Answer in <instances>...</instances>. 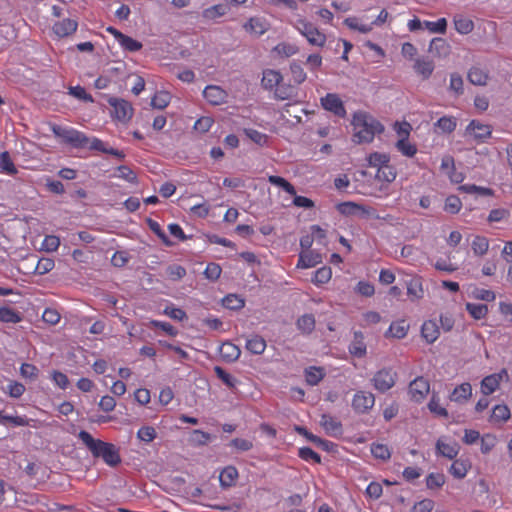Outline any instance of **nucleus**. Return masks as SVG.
Here are the masks:
<instances>
[{
    "mask_svg": "<svg viewBox=\"0 0 512 512\" xmlns=\"http://www.w3.org/2000/svg\"><path fill=\"white\" fill-rule=\"evenodd\" d=\"M351 124L353 127L352 139L357 144L371 143L377 134L384 131V126L364 111L355 112Z\"/></svg>",
    "mask_w": 512,
    "mask_h": 512,
    "instance_id": "nucleus-1",
    "label": "nucleus"
},
{
    "mask_svg": "<svg viewBox=\"0 0 512 512\" xmlns=\"http://www.w3.org/2000/svg\"><path fill=\"white\" fill-rule=\"evenodd\" d=\"M78 438L91 452L94 458H101L105 464L111 467H115L120 464L121 456L119 449L114 444L104 442L100 439H95L85 430H81L79 432Z\"/></svg>",
    "mask_w": 512,
    "mask_h": 512,
    "instance_id": "nucleus-2",
    "label": "nucleus"
},
{
    "mask_svg": "<svg viewBox=\"0 0 512 512\" xmlns=\"http://www.w3.org/2000/svg\"><path fill=\"white\" fill-rule=\"evenodd\" d=\"M53 132L57 137L74 148H88L104 153L107 147L101 139L97 137L89 138L85 133L74 128H62L58 126L53 128Z\"/></svg>",
    "mask_w": 512,
    "mask_h": 512,
    "instance_id": "nucleus-3",
    "label": "nucleus"
},
{
    "mask_svg": "<svg viewBox=\"0 0 512 512\" xmlns=\"http://www.w3.org/2000/svg\"><path fill=\"white\" fill-rule=\"evenodd\" d=\"M368 166L376 168L375 179L382 183L381 190H386L397 176V171L390 164V155L387 153L373 152L367 157Z\"/></svg>",
    "mask_w": 512,
    "mask_h": 512,
    "instance_id": "nucleus-4",
    "label": "nucleus"
},
{
    "mask_svg": "<svg viewBox=\"0 0 512 512\" xmlns=\"http://www.w3.org/2000/svg\"><path fill=\"white\" fill-rule=\"evenodd\" d=\"M294 27L306 38L310 45L317 47H323L325 45L327 41L325 33L320 31L313 23L301 18L296 21Z\"/></svg>",
    "mask_w": 512,
    "mask_h": 512,
    "instance_id": "nucleus-5",
    "label": "nucleus"
},
{
    "mask_svg": "<svg viewBox=\"0 0 512 512\" xmlns=\"http://www.w3.org/2000/svg\"><path fill=\"white\" fill-rule=\"evenodd\" d=\"M107 102L112 108L110 114L113 120L127 123L133 117L134 108L129 101L122 98L109 97Z\"/></svg>",
    "mask_w": 512,
    "mask_h": 512,
    "instance_id": "nucleus-6",
    "label": "nucleus"
},
{
    "mask_svg": "<svg viewBox=\"0 0 512 512\" xmlns=\"http://www.w3.org/2000/svg\"><path fill=\"white\" fill-rule=\"evenodd\" d=\"M397 373L392 368H382L372 377L371 382L375 390L385 393L396 383Z\"/></svg>",
    "mask_w": 512,
    "mask_h": 512,
    "instance_id": "nucleus-7",
    "label": "nucleus"
},
{
    "mask_svg": "<svg viewBox=\"0 0 512 512\" xmlns=\"http://www.w3.org/2000/svg\"><path fill=\"white\" fill-rule=\"evenodd\" d=\"M430 392L429 381L420 376L410 382L408 387V394L412 401L421 403Z\"/></svg>",
    "mask_w": 512,
    "mask_h": 512,
    "instance_id": "nucleus-8",
    "label": "nucleus"
},
{
    "mask_svg": "<svg viewBox=\"0 0 512 512\" xmlns=\"http://www.w3.org/2000/svg\"><path fill=\"white\" fill-rule=\"evenodd\" d=\"M375 404V397L368 391H357L352 399L351 406L357 414L368 413Z\"/></svg>",
    "mask_w": 512,
    "mask_h": 512,
    "instance_id": "nucleus-9",
    "label": "nucleus"
},
{
    "mask_svg": "<svg viewBox=\"0 0 512 512\" xmlns=\"http://www.w3.org/2000/svg\"><path fill=\"white\" fill-rule=\"evenodd\" d=\"M321 106L339 118L346 117V109L343 101L336 93H327L320 99Z\"/></svg>",
    "mask_w": 512,
    "mask_h": 512,
    "instance_id": "nucleus-10",
    "label": "nucleus"
},
{
    "mask_svg": "<svg viewBox=\"0 0 512 512\" xmlns=\"http://www.w3.org/2000/svg\"><path fill=\"white\" fill-rule=\"evenodd\" d=\"M508 380V372L505 368L501 369L498 373H494L484 377L480 384L481 392L484 396L491 395L500 386L501 381Z\"/></svg>",
    "mask_w": 512,
    "mask_h": 512,
    "instance_id": "nucleus-11",
    "label": "nucleus"
},
{
    "mask_svg": "<svg viewBox=\"0 0 512 512\" xmlns=\"http://www.w3.org/2000/svg\"><path fill=\"white\" fill-rule=\"evenodd\" d=\"M465 134L472 137L478 143H482L491 136L492 127L488 124H483L478 120H472L467 125Z\"/></svg>",
    "mask_w": 512,
    "mask_h": 512,
    "instance_id": "nucleus-12",
    "label": "nucleus"
},
{
    "mask_svg": "<svg viewBox=\"0 0 512 512\" xmlns=\"http://www.w3.org/2000/svg\"><path fill=\"white\" fill-rule=\"evenodd\" d=\"M203 96L210 104L217 106L226 103L228 94L217 85H208L203 91Z\"/></svg>",
    "mask_w": 512,
    "mask_h": 512,
    "instance_id": "nucleus-13",
    "label": "nucleus"
},
{
    "mask_svg": "<svg viewBox=\"0 0 512 512\" xmlns=\"http://www.w3.org/2000/svg\"><path fill=\"white\" fill-rule=\"evenodd\" d=\"M407 295L410 301H418L424 297L423 278L419 275H412L406 282Z\"/></svg>",
    "mask_w": 512,
    "mask_h": 512,
    "instance_id": "nucleus-14",
    "label": "nucleus"
},
{
    "mask_svg": "<svg viewBox=\"0 0 512 512\" xmlns=\"http://www.w3.org/2000/svg\"><path fill=\"white\" fill-rule=\"evenodd\" d=\"M320 425L329 436L338 437L342 435V424L336 417H333L329 414H322Z\"/></svg>",
    "mask_w": 512,
    "mask_h": 512,
    "instance_id": "nucleus-15",
    "label": "nucleus"
},
{
    "mask_svg": "<svg viewBox=\"0 0 512 512\" xmlns=\"http://www.w3.org/2000/svg\"><path fill=\"white\" fill-rule=\"evenodd\" d=\"M77 27L78 23L76 20L65 18L60 21H57L53 25L52 30L57 37L63 38L72 35L74 32H76Z\"/></svg>",
    "mask_w": 512,
    "mask_h": 512,
    "instance_id": "nucleus-16",
    "label": "nucleus"
},
{
    "mask_svg": "<svg viewBox=\"0 0 512 512\" xmlns=\"http://www.w3.org/2000/svg\"><path fill=\"white\" fill-rule=\"evenodd\" d=\"M337 208L338 211L343 215H355L361 213L362 215L370 216L374 212L372 207L360 205L350 201L340 203Z\"/></svg>",
    "mask_w": 512,
    "mask_h": 512,
    "instance_id": "nucleus-17",
    "label": "nucleus"
},
{
    "mask_svg": "<svg viewBox=\"0 0 512 512\" xmlns=\"http://www.w3.org/2000/svg\"><path fill=\"white\" fill-rule=\"evenodd\" d=\"M282 81L283 76L278 70L265 69L262 73L261 84L265 90L273 91Z\"/></svg>",
    "mask_w": 512,
    "mask_h": 512,
    "instance_id": "nucleus-18",
    "label": "nucleus"
},
{
    "mask_svg": "<svg viewBox=\"0 0 512 512\" xmlns=\"http://www.w3.org/2000/svg\"><path fill=\"white\" fill-rule=\"evenodd\" d=\"M243 28L251 34L260 36L268 31L269 23L263 17H251L243 25Z\"/></svg>",
    "mask_w": 512,
    "mask_h": 512,
    "instance_id": "nucleus-19",
    "label": "nucleus"
},
{
    "mask_svg": "<svg viewBox=\"0 0 512 512\" xmlns=\"http://www.w3.org/2000/svg\"><path fill=\"white\" fill-rule=\"evenodd\" d=\"M409 327V324L404 319L393 321L384 336L386 338L403 339L406 337Z\"/></svg>",
    "mask_w": 512,
    "mask_h": 512,
    "instance_id": "nucleus-20",
    "label": "nucleus"
},
{
    "mask_svg": "<svg viewBox=\"0 0 512 512\" xmlns=\"http://www.w3.org/2000/svg\"><path fill=\"white\" fill-rule=\"evenodd\" d=\"M413 68H414L415 72L419 76L422 77V79L427 80L431 77V75L434 71L435 65H434L433 60H431L427 57H422V58H417L415 60Z\"/></svg>",
    "mask_w": 512,
    "mask_h": 512,
    "instance_id": "nucleus-21",
    "label": "nucleus"
},
{
    "mask_svg": "<svg viewBox=\"0 0 512 512\" xmlns=\"http://www.w3.org/2000/svg\"><path fill=\"white\" fill-rule=\"evenodd\" d=\"M472 396V386L470 383L465 382L456 386L451 392L449 398L452 402L465 403Z\"/></svg>",
    "mask_w": 512,
    "mask_h": 512,
    "instance_id": "nucleus-22",
    "label": "nucleus"
},
{
    "mask_svg": "<svg viewBox=\"0 0 512 512\" xmlns=\"http://www.w3.org/2000/svg\"><path fill=\"white\" fill-rule=\"evenodd\" d=\"M348 349H349L350 354L357 358H362L366 355L367 347L364 342V335L362 332H360V331L354 332L353 340L350 343Z\"/></svg>",
    "mask_w": 512,
    "mask_h": 512,
    "instance_id": "nucleus-23",
    "label": "nucleus"
},
{
    "mask_svg": "<svg viewBox=\"0 0 512 512\" xmlns=\"http://www.w3.org/2000/svg\"><path fill=\"white\" fill-rule=\"evenodd\" d=\"M31 422H36L33 419H29L26 416H10L4 414L3 411H0V423L3 425L12 424L15 427H23V426H32L37 428L36 424H31Z\"/></svg>",
    "mask_w": 512,
    "mask_h": 512,
    "instance_id": "nucleus-24",
    "label": "nucleus"
},
{
    "mask_svg": "<svg viewBox=\"0 0 512 512\" xmlns=\"http://www.w3.org/2000/svg\"><path fill=\"white\" fill-rule=\"evenodd\" d=\"M421 335L427 343H434L440 335L437 323L433 320L425 321L421 327Z\"/></svg>",
    "mask_w": 512,
    "mask_h": 512,
    "instance_id": "nucleus-25",
    "label": "nucleus"
},
{
    "mask_svg": "<svg viewBox=\"0 0 512 512\" xmlns=\"http://www.w3.org/2000/svg\"><path fill=\"white\" fill-rule=\"evenodd\" d=\"M467 78L473 85L484 86L487 84L489 74L479 66H473L467 73Z\"/></svg>",
    "mask_w": 512,
    "mask_h": 512,
    "instance_id": "nucleus-26",
    "label": "nucleus"
},
{
    "mask_svg": "<svg viewBox=\"0 0 512 512\" xmlns=\"http://www.w3.org/2000/svg\"><path fill=\"white\" fill-rule=\"evenodd\" d=\"M23 320L21 312L9 307H0V322L5 324H17Z\"/></svg>",
    "mask_w": 512,
    "mask_h": 512,
    "instance_id": "nucleus-27",
    "label": "nucleus"
},
{
    "mask_svg": "<svg viewBox=\"0 0 512 512\" xmlns=\"http://www.w3.org/2000/svg\"><path fill=\"white\" fill-rule=\"evenodd\" d=\"M240 355V348L232 342H224L220 347V356L226 362H234Z\"/></svg>",
    "mask_w": 512,
    "mask_h": 512,
    "instance_id": "nucleus-28",
    "label": "nucleus"
},
{
    "mask_svg": "<svg viewBox=\"0 0 512 512\" xmlns=\"http://www.w3.org/2000/svg\"><path fill=\"white\" fill-rule=\"evenodd\" d=\"M344 25L347 26L351 30L358 31L362 34L370 33L373 30V24L370 23H363L360 18L352 16L347 17L343 21Z\"/></svg>",
    "mask_w": 512,
    "mask_h": 512,
    "instance_id": "nucleus-29",
    "label": "nucleus"
},
{
    "mask_svg": "<svg viewBox=\"0 0 512 512\" xmlns=\"http://www.w3.org/2000/svg\"><path fill=\"white\" fill-rule=\"evenodd\" d=\"M511 417L510 409L505 404L495 405L490 415V422L492 423H504L507 422Z\"/></svg>",
    "mask_w": 512,
    "mask_h": 512,
    "instance_id": "nucleus-30",
    "label": "nucleus"
},
{
    "mask_svg": "<svg viewBox=\"0 0 512 512\" xmlns=\"http://www.w3.org/2000/svg\"><path fill=\"white\" fill-rule=\"evenodd\" d=\"M321 262V256L312 252H301L296 267L299 269H307L316 266Z\"/></svg>",
    "mask_w": 512,
    "mask_h": 512,
    "instance_id": "nucleus-31",
    "label": "nucleus"
},
{
    "mask_svg": "<svg viewBox=\"0 0 512 512\" xmlns=\"http://www.w3.org/2000/svg\"><path fill=\"white\" fill-rule=\"evenodd\" d=\"M273 91L274 98L277 100H289L297 95V88L295 86L282 82Z\"/></svg>",
    "mask_w": 512,
    "mask_h": 512,
    "instance_id": "nucleus-32",
    "label": "nucleus"
},
{
    "mask_svg": "<svg viewBox=\"0 0 512 512\" xmlns=\"http://www.w3.org/2000/svg\"><path fill=\"white\" fill-rule=\"evenodd\" d=\"M470 468L469 460L460 458L453 461L449 471L455 478L462 479L467 475Z\"/></svg>",
    "mask_w": 512,
    "mask_h": 512,
    "instance_id": "nucleus-33",
    "label": "nucleus"
},
{
    "mask_svg": "<svg viewBox=\"0 0 512 512\" xmlns=\"http://www.w3.org/2000/svg\"><path fill=\"white\" fill-rule=\"evenodd\" d=\"M455 30L462 35L470 34L474 29V22L463 15H455L454 19Z\"/></svg>",
    "mask_w": 512,
    "mask_h": 512,
    "instance_id": "nucleus-34",
    "label": "nucleus"
},
{
    "mask_svg": "<svg viewBox=\"0 0 512 512\" xmlns=\"http://www.w3.org/2000/svg\"><path fill=\"white\" fill-rule=\"evenodd\" d=\"M436 450L439 454L448 459H454L459 453L457 443H445L442 439H438L436 443Z\"/></svg>",
    "mask_w": 512,
    "mask_h": 512,
    "instance_id": "nucleus-35",
    "label": "nucleus"
},
{
    "mask_svg": "<svg viewBox=\"0 0 512 512\" xmlns=\"http://www.w3.org/2000/svg\"><path fill=\"white\" fill-rule=\"evenodd\" d=\"M305 380L310 386L317 385L325 376V370L322 367L310 366L304 371Z\"/></svg>",
    "mask_w": 512,
    "mask_h": 512,
    "instance_id": "nucleus-36",
    "label": "nucleus"
},
{
    "mask_svg": "<svg viewBox=\"0 0 512 512\" xmlns=\"http://www.w3.org/2000/svg\"><path fill=\"white\" fill-rule=\"evenodd\" d=\"M238 478V471L234 466L225 467L219 475V481L221 486L230 487L234 485L236 479Z\"/></svg>",
    "mask_w": 512,
    "mask_h": 512,
    "instance_id": "nucleus-37",
    "label": "nucleus"
},
{
    "mask_svg": "<svg viewBox=\"0 0 512 512\" xmlns=\"http://www.w3.org/2000/svg\"><path fill=\"white\" fill-rule=\"evenodd\" d=\"M315 317L313 314H304L298 318L296 325L303 334H310L315 329Z\"/></svg>",
    "mask_w": 512,
    "mask_h": 512,
    "instance_id": "nucleus-38",
    "label": "nucleus"
},
{
    "mask_svg": "<svg viewBox=\"0 0 512 512\" xmlns=\"http://www.w3.org/2000/svg\"><path fill=\"white\" fill-rule=\"evenodd\" d=\"M471 249L476 256H484L489 249V240L485 236L477 235L473 238Z\"/></svg>",
    "mask_w": 512,
    "mask_h": 512,
    "instance_id": "nucleus-39",
    "label": "nucleus"
},
{
    "mask_svg": "<svg viewBox=\"0 0 512 512\" xmlns=\"http://www.w3.org/2000/svg\"><path fill=\"white\" fill-rule=\"evenodd\" d=\"M246 349L256 355L262 354L266 349V341L259 335H255L247 340Z\"/></svg>",
    "mask_w": 512,
    "mask_h": 512,
    "instance_id": "nucleus-40",
    "label": "nucleus"
},
{
    "mask_svg": "<svg viewBox=\"0 0 512 512\" xmlns=\"http://www.w3.org/2000/svg\"><path fill=\"white\" fill-rule=\"evenodd\" d=\"M395 148L403 156L410 158L414 157L418 151L417 146L414 143H411L409 139H398L395 143Z\"/></svg>",
    "mask_w": 512,
    "mask_h": 512,
    "instance_id": "nucleus-41",
    "label": "nucleus"
},
{
    "mask_svg": "<svg viewBox=\"0 0 512 512\" xmlns=\"http://www.w3.org/2000/svg\"><path fill=\"white\" fill-rule=\"evenodd\" d=\"M465 308L470 316L475 320H481L488 314V307L486 304L466 303Z\"/></svg>",
    "mask_w": 512,
    "mask_h": 512,
    "instance_id": "nucleus-42",
    "label": "nucleus"
},
{
    "mask_svg": "<svg viewBox=\"0 0 512 512\" xmlns=\"http://www.w3.org/2000/svg\"><path fill=\"white\" fill-rule=\"evenodd\" d=\"M429 411L437 417H448V411L445 407L441 406L440 398L437 393H432L430 401L428 403Z\"/></svg>",
    "mask_w": 512,
    "mask_h": 512,
    "instance_id": "nucleus-43",
    "label": "nucleus"
},
{
    "mask_svg": "<svg viewBox=\"0 0 512 512\" xmlns=\"http://www.w3.org/2000/svg\"><path fill=\"white\" fill-rule=\"evenodd\" d=\"M0 170L7 175H15L18 172L7 151L0 153Z\"/></svg>",
    "mask_w": 512,
    "mask_h": 512,
    "instance_id": "nucleus-44",
    "label": "nucleus"
},
{
    "mask_svg": "<svg viewBox=\"0 0 512 512\" xmlns=\"http://www.w3.org/2000/svg\"><path fill=\"white\" fill-rule=\"evenodd\" d=\"M222 304L227 309L240 310L244 307L245 301L236 294H228L223 298Z\"/></svg>",
    "mask_w": 512,
    "mask_h": 512,
    "instance_id": "nucleus-45",
    "label": "nucleus"
},
{
    "mask_svg": "<svg viewBox=\"0 0 512 512\" xmlns=\"http://www.w3.org/2000/svg\"><path fill=\"white\" fill-rule=\"evenodd\" d=\"M332 270L328 266H323L317 269L314 273V277L312 278V282L319 286L322 284H326L331 280Z\"/></svg>",
    "mask_w": 512,
    "mask_h": 512,
    "instance_id": "nucleus-46",
    "label": "nucleus"
},
{
    "mask_svg": "<svg viewBox=\"0 0 512 512\" xmlns=\"http://www.w3.org/2000/svg\"><path fill=\"white\" fill-rule=\"evenodd\" d=\"M435 126L443 133H452L456 129L457 121L453 116H443L438 119Z\"/></svg>",
    "mask_w": 512,
    "mask_h": 512,
    "instance_id": "nucleus-47",
    "label": "nucleus"
},
{
    "mask_svg": "<svg viewBox=\"0 0 512 512\" xmlns=\"http://www.w3.org/2000/svg\"><path fill=\"white\" fill-rule=\"evenodd\" d=\"M227 10L223 4H216L203 10L202 16L207 20H215L226 14Z\"/></svg>",
    "mask_w": 512,
    "mask_h": 512,
    "instance_id": "nucleus-48",
    "label": "nucleus"
},
{
    "mask_svg": "<svg viewBox=\"0 0 512 512\" xmlns=\"http://www.w3.org/2000/svg\"><path fill=\"white\" fill-rule=\"evenodd\" d=\"M268 181L272 185L282 188L285 192H287L290 195L296 194L295 187L283 177L276 176V175H270L268 177Z\"/></svg>",
    "mask_w": 512,
    "mask_h": 512,
    "instance_id": "nucleus-49",
    "label": "nucleus"
},
{
    "mask_svg": "<svg viewBox=\"0 0 512 512\" xmlns=\"http://www.w3.org/2000/svg\"><path fill=\"white\" fill-rule=\"evenodd\" d=\"M147 224L150 230L158 236V238L162 241L164 245L168 247L173 245V242L169 239V237L166 235V233L163 231V229L161 228L160 224L157 221L149 218L147 220Z\"/></svg>",
    "mask_w": 512,
    "mask_h": 512,
    "instance_id": "nucleus-50",
    "label": "nucleus"
},
{
    "mask_svg": "<svg viewBox=\"0 0 512 512\" xmlns=\"http://www.w3.org/2000/svg\"><path fill=\"white\" fill-rule=\"evenodd\" d=\"M171 100V96L166 91H158L151 99V105L157 109L166 108Z\"/></svg>",
    "mask_w": 512,
    "mask_h": 512,
    "instance_id": "nucleus-51",
    "label": "nucleus"
},
{
    "mask_svg": "<svg viewBox=\"0 0 512 512\" xmlns=\"http://www.w3.org/2000/svg\"><path fill=\"white\" fill-rule=\"evenodd\" d=\"M371 453L376 459L386 461L391 457L389 447L382 443H373L371 445Z\"/></svg>",
    "mask_w": 512,
    "mask_h": 512,
    "instance_id": "nucleus-52",
    "label": "nucleus"
},
{
    "mask_svg": "<svg viewBox=\"0 0 512 512\" xmlns=\"http://www.w3.org/2000/svg\"><path fill=\"white\" fill-rule=\"evenodd\" d=\"M19 373L22 378L35 381L39 376V369L34 364L23 363L20 366Z\"/></svg>",
    "mask_w": 512,
    "mask_h": 512,
    "instance_id": "nucleus-53",
    "label": "nucleus"
},
{
    "mask_svg": "<svg viewBox=\"0 0 512 512\" xmlns=\"http://www.w3.org/2000/svg\"><path fill=\"white\" fill-rule=\"evenodd\" d=\"M26 391L24 384L21 382L11 380L7 384L6 389L4 390L12 398H20Z\"/></svg>",
    "mask_w": 512,
    "mask_h": 512,
    "instance_id": "nucleus-54",
    "label": "nucleus"
},
{
    "mask_svg": "<svg viewBox=\"0 0 512 512\" xmlns=\"http://www.w3.org/2000/svg\"><path fill=\"white\" fill-rule=\"evenodd\" d=\"M167 278L171 281H179L186 275V269L178 264L169 265L166 269Z\"/></svg>",
    "mask_w": 512,
    "mask_h": 512,
    "instance_id": "nucleus-55",
    "label": "nucleus"
},
{
    "mask_svg": "<svg viewBox=\"0 0 512 512\" xmlns=\"http://www.w3.org/2000/svg\"><path fill=\"white\" fill-rule=\"evenodd\" d=\"M55 267V262L52 258H40L37 261L34 272L38 275H45Z\"/></svg>",
    "mask_w": 512,
    "mask_h": 512,
    "instance_id": "nucleus-56",
    "label": "nucleus"
},
{
    "mask_svg": "<svg viewBox=\"0 0 512 512\" xmlns=\"http://www.w3.org/2000/svg\"><path fill=\"white\" fill-rule=\"evenodd\" d=\"M423 24L431 33L444 34L447 29V20L445 18H439L437 21H424Z\"/></svg>",
    "mask_w": 512,
    "mask_h": 512,
    "instance_id": "nucleus-57",
    "label": "nucleus"
},
{
    "mask_svg": "<svg viewBox=\"0 0 512 512\" xmlns=\"http://www.w3.org/2000/svg\"><path fill=\"white\" fill-rule=\"evenodd\" d=\"M118 43L124 50L129 51V52H136V51L141 50V48H142L141 42H139L125 34L123 35V38H121L118 41Z\"/></svg>",
    "mask_w": 512,
    "mask_h": 512,
    "instance_id": "nucleus-58",
    "label": "nucleus"
},
{
    "mask_svg": "<svg viewBox=\"0 0 512 512\" xmlns=\"http://www.w3.org/2000/svg\"><path fill=\"white\" fill-rule=\"evenodd\" d=\"M244 133L250 140L260 146H266L268 144L269 137L258 130L249 128L245 129Z\"/></svg>",
    "mask_w": 512,
    "mask_h": 512,
    "instance_id": "nucleus-59",
    "label": "nucleus"
},
{
    "mask_svg": "<svg viewBox=\"0 0 512 512\" xmlns=\"http://www.w3.org/2000/svg\"><path fill=\"white\" fill-rule=\"evenodd\" d=\"M462 208V202L458 196L450 195L446 198L444 210L450 214H457Z\"/></svg>",
    "mask_w": 512,
    "mask_h": 512,
    "instance_id": "nucleus-60",
    "label": "nucleus"
},
{
    "mask_svg": "<svg viewBox=\"0 0 512 512\" xmlns=\"http://www.w3.org/2000/svg\"><path fill=\"white\" fill-rule=\"evenodd\" d=\"M290 72L293 81L298 85L302 84L307 78L306 72L304 71L303 67L297 62H292L290 64Z\"/></svg>",
    "mask_w": 512,
    "mask_h": 512,
    "instance_id": "nucleus-61",
    "label": "nucleus"
},
{
    "mask_svg": "<svg viewBox=\"0 0 512 512\" xmlns=\"http://www.w3.org/2000/svg\"><path fill=\"white\" fill-rule=\"evenodd\" d=\"M298 456L307 462L321 463V456L310 447H301L298 451Z\"/></svg>",
    "mask_w": 512,
    "mask_h": 512,
    "instance_id": "nucleus-62",
    "label": "nucleus"
},
{
    "mask_svg": "<svg viewBox=\"0 0 512 512\" xmlns=\"http://www.w3.org/2000/svg\"><path fill=\"white\" fill-rule=\"evenodd\" d=\"M211 439V436L209 433L204 432L199 429H195L191 432L190 435V442L194 445H206Z\"/></svg>",
    "mask_w": 512,
    "mask_h": 512,
    "instance_id": "nucleus-63",
    "label": "nucleus"
},
{
    "mask_svg": "<svg viewBox=\"0 0 512 512\" xmlns=\"http://www.w3.org/2000/svg\"><path fill=\"white\" fill-rule=\"evenodd\" d=\"M445 483V476L442 473H430L426 477V485L429 489L440 488Z\"/></svg>",
    "mask_w": 512,
    "mask_h": 512,
    "instance_id": "nucleus-64",
    "label": "nucleus"
}]
</instances>
